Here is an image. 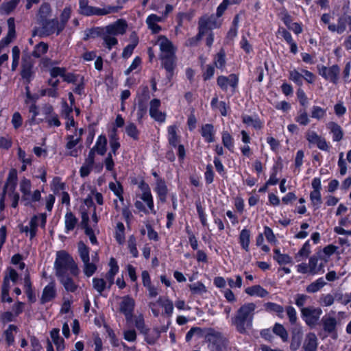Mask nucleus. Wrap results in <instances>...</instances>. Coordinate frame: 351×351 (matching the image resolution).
<instances>
[{
	"mask_svg": "<svg viewBox=\"0 0 351 351\" xmlns=\"http://www.w3.org/2000/svg\"><path fill=\"white\" fill-rule=\"evenodd\" d=\"M54 269L57 277L67 274L76 277L80 274L77 263L72 256L64 250L57 252Z\"/></svg>",
	"mask_w": 351,
	"mask_h": 351,
	"instance_id": "nucleus-1",
	"label": "nucleus"
},
{
	"mask_svg": "<svg viewBox=\"0 0 351 351\" xmlns=\"http://www.w3.org/2000/svg\"><path fill=\"white\" fill-rule=\"evenodd\" d=\"M155 43L158 45L160 51V58L162 61V66L168 72H171L175 66V47L173 43L164 36H158Z\"/></svg>",
	"mask_w": 351,
	"mask_h": 351,
	"instance_id": "nucleus-2",
	"label": "nucleus"
},
{
	"mask_svg": "<svg viewBox=\"0 0 351 351\" xmlns=\"http://www.w3.org/2000/svg\"><path fill=\"white\" fill-rule=\"evenodd\" d=\"M256 307V304L252 302L244 304L237 311L235 317L232 319V324L239 332H245L246 329L252 326Z\"/></svg>",
	"mask_w": 351,
	"mask_h": 351,
	"instance_id": "nucleus-3",
	"label": "nucleus"
},
{
	"mask_svg": "<svg viewBox=\"0 0 351 351\" xmlns=\"http://www.w3.org/2000/svg\"><path fill=\"white\" fill-rule=\"evenodd\" d=\"M127 23L119 19L112 24L106 26L101 33V38L106 47L110 50L118 43L116 36L122 35L126 32Z\"/></svg>",
	"mask_w": 351,
	"mask_h": 351,
	"instance_id": "nucleus-4",
	"label": "nucleus"
},
{
	"mask_svg": "<svg viewBox=\"0 0 351 351\" xmlns=\"http://www.w3.org/2000/svg\"><path fill=\"white\" fill-rule=\"evenodd\" d=\"M138 186L141 193L138 195L140 200H136L134 203L136 208L145 214H156L154 199L149 185L142 182Z\"/></svg>",
	"mask_w": 351,
	"mask_h": 351,
	"instance_id": "nucleus-5",
	"label": "nucleus"
},
{
	"mask_svg": "<svg viewBox=\"0 0 351 351\" xmlns=\"http://www.w3.org/2000/svg\"><path fill=\"white\" fill-rule=\"evenodd\" d=\"M79 4L80 13L86 16H102L114 12L117 10L114 7L111 6L104 7L101 8L89 6L88 0H80Z\"/></svg>",
	"mask_w": 351,
	"mask_h": 351,
	"instance_id": "nucleus-6",
	"label": "nucleus"
},
{
	"mask_svg": "<svg viewBox=\"0 0 351 351\" xmlns=\"http://www.w3.org/2000/svg\"><path fill=\"white\" fill-rule=\"evenodd\" d=\"M301 317L305 323L310 327H315L322 314V310L319 307L313 306L302 308Z\"/></svg>",
	"mask_w": 351,
	"mask_h": 351,
	"instance_id": "nucleus-7",
	"label": "nucleus"
},
{
	"mask_svg": "<svg viewBox=\"0 0 351 351\" xmlns=\"http://www.w3.org/2000/svg\"><path fill=\"white\" fill-rule=\"evenodd\" d=\"M17 181V173L16 170L12 169L7 178V181L5 185V191L10 192L9 196L12 201V206L16 208L18 205L19 200V193L15 192Z\"/></svg>",
	"mask_w": 351,
	"mask_h": 351,
	"instance_id": "nucleus-8",
	"label": "nucleus"
},
{
	"mask_svg": "<svg viewBox=\"0 0 351 351\" xmlns=\"http://www.w3.org/2000/svg\"><path fill=\"white\" fill-rule=\"evenodd\" d=\"M17 181V173L16 170L12 169L7 178V181L5 185V191L10 192L9 196L12 201V206L16 208L18 205L19 200V193L15 192Z\"/></svg>",
	"mask_w": 351,
	"mask_h": 351,
	"instance_id": "nucleus-9",
	"label": "nucleus"
},
{
	"mask_svg": "<svg viewBox=\"0 0 351 351\" xmlns=\"http://www.w3.org/2000/svg\"><path fill=\"white\" fill-rule=\"evenodd\" d=\"M82 132L83 130L79 129V130H75L73 134L68 135L66 145L68 155L73 157H77L79 155L81 152V148L77 145L81 141Z\"/></svg>",
	"mask_w": 351,
	"mask_h": 351,
	"instance_id": "nucleus-10",
	"label": "nucleus"
},
{
	"mask_svg": "<svg viewBox=\"0 0 351 351\" xmlns=\"http://www.w3.org/2000/svg\"><path fill=\"white\" fill-rule=\"evenodd\" d=\"M306 138L311 145H315L322 151L328 152L330 146L326 139L319 135L316 132L308 130L306 133Z\"/></svg>",
	"mask_w": 351,
	"mask_h": 351,
	"instance_id": "nucleus-11",
	"label": "nucleus"
},
{
	"mask_svg": "<svg viewBox=\"0 0 351 351\" xmlns=\"http://www.w3.org/2000/svg\"><path fill=\"white\" fill-rule=\"evenodd\" d=\"M339 67L337 65H332L330 67L321 66L318 67L319 74L325 80L334 84H337L339 80Z\"/></svg>",
	"mask_w": 351,
	"mask_h": 351,
	"instance_id": "nucleus-12",
	"label": "nucleus"
},
{
	"mask_svg": "<svg viewBox=\"0 0 351 351\" xmlns=\"http://www.w3.org/2000/svg\"><path fill=\"white\" fill-rule=\"evenodd\" d=\"M135 306V301L130 296H124L121 298L119 303V311L122 313L128 322H130Z\"/></svg>",
	"mask_w": 351,
	"mask_h": 351,
	"instance_id": "nucleus-13",
	"label": "nucleus"
},
{
	"mask_svg": "<svg viewBox=\"0 0 351 351\" xmlns=\"http://www.w3.org/2000/svg\"><path fill=\"white\" fill-rule=\"evenodd\" d=\"M220 24V21L215 16H205L202 17L199 21V29H201V34H206L213 29L219 27Z\"/></svg>",
	"mask_w": 351,
	"mask_h": 351,
	"instance_id": "nucleus-14",
	"label": "nucleus"
},
{
	"mask_svg": "<svg viewBox=\"0 0 351 351\" xmlns=\"http://www.w3.org/2000/svg\"><path fill=\"white\" fill-rule=\"evenodd\" d=\"M46 223V215L45 214H40L38 215L34 216L29 223V237L30 239H33L37 232V228L38 226H40L41 227H45Z\"/></svg>",
	"mask_w": 351,
	"mask_h": 351,
	"instance_id": "nucleus-15",
	"label": "nucleus"
},
{
	"mask_svg": "<svg viewBox=\"0 0 351 351\" xmlns=\"http://www.w3.org/2000/svg\"><path fill=\"white\" fill-rule=\"evenodd\" d=\"M165 19V16H158L155 14L149 15L146 19V24L152 31V33L156 34L161 31L162 28L159 23L163 22Z\"/></svg>",
	"mask_w": 351,
	"mask_h": 351,
	"instance_id": "nucleus-16",
	"label": "nucleus"
},
{
	"mask_svg": "<svg viewBox=\"0 0 351 351\" xmlns=\"http://www.w3.org/2000/svg\"><path fill=\"white\" fill-rule=\"evenodd\" d=\"M237 83L238 77L234 74H231L228 77L219 76L217 79V84L224 90H226L229 87L234 89Z\"/></svg>",
	"mask_w": 351,
	"mask_h": 351,
	"instance_id": "nucleus-17",
	"label": "nucleus"
},
{
	"mask_svg": "<svg viewBox=\"0 0 351 351\" xmlns=\"http://www.w3.org/2000/svg\"><path fill=\"white\" fill-rule=\"evenodd\" d=\"M324 263L318 256H312L308 260L310 275L314 276L324 272Z\"/></svg>",
	"mask_w": 351,
	"mask_h": 351,
	"instance_id": "nucleus-18",
	"label": "nucleus"
},
{
	"mask_svg": "<svg viewBox=\"0 0 351 351\" xmlns=\"http://www.w3.org/2000/svg\"><path fill=\"white\" fill-rule=\"evenodd\" d=\"M160 101L159 99H154L150 102L149 114L157 121L164 122L165 120V114L158 110Z\"/></svg>",
	"mask_w": 351,
	"mask_h": 351,
	"instance_id": "nucleus-19",
	"label": "nucleus"
},
{
	"mask_svg": "<svg viewBox=\"0 0 351 351\" xmlns=\"http://www.w3.org/2000/svg\"><path fill=\"white\" fill-rule=\"evenodd\" d=\"M322 321L324 331L332 334L333 338H336V327L337 324L336 319L328 315L323 317Z\"/></svg>",
	"mask_w": 351,
	"mask_h": 351,
	"instance_id": "nucleus-20",
	"label": "nucleus"
},
{
	"mask_svg": "<svg viewBox=\"0 0 351 351\" xmlns=\"http://www.w3.org/2000/svg\"><path fill=\"white\" fill-rule=\"evenodd\" d=\"M82 226L85 229V232L86 235L88 236L90 242L93 244L96 243L97 239L91 228L94 226L93 223L91 221L90 223H89V215L85 212H82Z\"/></svg>",
	"mask_w": 351,
	"mask_h": 351,
	"instance_id": "nucleus-21",
	"label": "nucleus"
},
{
	"mask_svg": "<svg viewBox=\"0 0 351 351\" xmlns=\"http://www.w3.org/2000/svg\"><path fill=\"white\" fill-rule=\"evenodd\" d=\"M70 276L71 275L67 274L57 278L66 291L74 292L77 290L78 285Z\"/></svg>",
	"mask_w": 351,
	"mask_h": 351,
	"instance_id": "nucleus-22",
	"label": "nucleus"
},
{
	"mask_svg": "<svg viewBox=\"0 0 351 351\" xmlns=\"http://www.w3.org/2000/svg\"><path fill=\"white\" fill-rule=\"evenodd\" d=\"M317 338L315 333L309 332L306 335L303 343L304 351H316L317 348Z\"/></svg>",
	"mask_w": 351,
	"mask_h": 351,
	"instance_id": "nucleus-23",
	"label": "nucleus"
},
{
	"mask_svg": "<svg viewBox=\"0 0 351 351\" xmlns=\"http://www.w3.org/2000/svg\"><path fill=\"white\" fill-rule=\"evenodd\" d=\"M326 128L330 130L332 135L333 141H340L343 137V132L340 125L335 122H329L326 125Z\"/></svg>",
	"mask_w": 351,
	"mask_h": 351,
	"instance_id": "nucleus-24",
	"label": "nucleus"
},
{
	"mask_svg": "<svg viewBox=\"0 0 351 351\" xmlns=\"http://www.w3.org/2000/svg\"><path fill=\"white\" fill-rule=\"evenodd\" d=\"M110 269L106 274V282L108 285V288H110L112 285L114 283V279L115 275L117 274L119 271V267L117 264V262L114 258H111L109 263Z\"/></svg>",
	"mask_w": 351,
	"mask_h": 351,
	"instance_id": "nucleus-25",
	"label": "nucleus"
},
{
	"mask_svg": "<svg viewBox=\"0 0 351 351\" xmlns=\"http://www.w3.org/2000/svg\"><path fill=\"white\" fill-rule=\"evenodd\" d=\"M93 204V200L90 195H89L84 201V205L82 207V213L85 212L88 215V211L86 210L85 207H87V208L90 209L91 210L90 211V213L92 215V222L93 223V226H95L98 222V218L96 215L95 208V207L92 208Z\"/></svg>",
	"mask_w": 351,
	"mask_h": 351,
	"instance_id": "nucleus-26",
	"label": "nucleus"
},
{
	"mask_svg": "<svg viewBox=\"0 0 351 351\" xmlns=\"http://www.w3.org/2000/svg\"><path fill=\"white\" fill-rule=\"evenodd\" d=\"M107 139L105 136L100 135L98 136L95 145L91 149L90 152L93 155V152H97L99 155H104L106 152Z\"/></svg>",
	"mask_w": 351,
	"mask_h": 351,
	"instance_id": "nucleus-27",
	"label": "nucleus"
},
{
	"mask_svg": "<svg viewBox=\"0 0 351 351\" xmlns=\"http://www.w3.org/2000/svg\"><path fill=\"white\" fill-rule=\"evenodd\" d=\"M201 134L204 140L208 143H212L215 141V131L212 124H206L202 127Z\"/></svg>",
	"mask_w": 351,
	"mask_h": 351,
	"instance_id": "nucleus-28",
	"label": "nucleus"
},
{
	"mask_svg": "<svg viewBox=\"0 0 351 351\" xmlns=\"http://www.w3.org/2000/svg\"><path fill=\"white\" fill-rule=\"evenodd\" d=\"M245 293L250 296L265 298L269 294L268 291L260 285H254L245 289Z\"/></svg>",
	"mask_w": 351,
	"mask_h": 351,
	"instance_id": "nucleus-29",
	"label": "nucleus"
},
{
	"mask_svg": "<svg viewBox=\"0 0 351 351\" xmlns=\"http://www.w3.org/2000/svg\"><path fill=\"white\" fill-rule=\"evenodd\" d=\"M53 343L56 347L57 351H63L64 350V341L59 335V329L53 328L50 332Z\"/></svg>",
	"mask_w": 351,
	"mask_h": 351,
	"instance_id": "nucleus-30",
	"label": "nucleus"
},
{
	"mask_svg": "<svg viewBox=\"0 0 351 351\" xmlns=\"http://www.w3.org/2000/svg\"><path fill=\"white\" fill-rule=\"evenodd\" d=\"M45 114H47L46 121L49 126L59 127L61 125L58 116L53 113V108L51 106L46 108Z\"/></svg>",
	"mask_w": 351,
	"mask_h": 351,
	"instance_id": "nucleus-31",
	"label": "nucleus"
},
{
	"mask_svg": "<svg viewBox=\"0 0 351 351\" xmlns=\"http://www.w3.org/2000/svg\"><path fill=\"white\" fill-rule=\"evenodd\" d=\"M154 191L158 194V198L161 202H165L166 200L167 188L165 182L163 180L160 179H158L156 180Z\"/></svg>",
	"mask_w": 351,
	"mask_h": 351,
	"instance_id": "nucleus-32",
	"label": "nucleus"
},
{
	"mask_svg": "<svg viewBox=\"0 0 351 351\" xmlns=\"http://www.w3.org/2000/svg\"><path fill=\"white\" fill-rule=\"evenodd\" d=\"M56 296V289L53 284L47 285L43 291L41 301L45 303L51 300Z\"/></svg>",
	"mask_w": 351,
	"mask_h": 351,
	"instance_id": "nucleus-33",
	"label": "nucleus"
},
{
	"mask_svg": "<svg viewBox=\"0 0 351 351\" xmlns=\"http://www.w3.org/2000/svg\"><path fill=\"white\" fill-rule=\"evenodd\" d=\"M19 275L12 268H8L5 272L2 286L10 288V282L15 283L18 280Z\"/></svg>",
	"mask_w": 351,
	"mask_h": 351,
	"instance_id": "nucleus-34",
	"label": "nucleus"
},
{
	"mask_svg": "<svg viewBox=\"0 0 351 351\" xmlns=\"http://www.w3.org/2000/svg\"><path fill=\"white\" fill-rule=\"evenodd\" d=\"M239 243L241 247L246 252L250 250V232L247 229H243L239 234Z\"/></svg>",
	"mask_w": 351,
	"mask_h": 351,
	"instance_id": "nucleus-35",
	"label": "nucleus"
},
{
	"mask_svg": "<svg viewBox=\"0 0 351 351\" xmlns=\"http://www.w3.org/2000/svg\"><path fill=\"white\" fill-rule=\"evenodd\" d=\"M158 302H160V304L161 306L164 308V314L167 315V317H171L173 312V302L169 299L166 298H158Z\"/></svg>",
	"mask_w": 351,
	"mask_h": 351,
	"instance_id": "nucleus-36",
	"label": "nucleus"
},
{
	"mask_svg": "<svg viewBox=\"0 0 351 351\" xmlns=\"http://www.w3.org/2000/svg\"><path fill=\"white\" fill-rule=\"evenodd\" d=\"M41 199V192L40 191L36 189L28 193V195L23 196L22 200L24 201L25 205L32 204V203L40 201Z\"/></svg>",
	"mask_w": 351,
	"mask_h": 351,
	"instance_id": "nucleus-37",
	"label": "nucleus"
},
{
	"mask_svg": "<svg viewBox=\"0 0 351 351\" xmlns=\"http://www.w3.org/2000/svg\"><path fill=\"white\" fill-rule=\"evenodd\" d=\"M93 162L94 157L93 154L90 153L84 164L80 168V172L82 177H86L90 173Z\"/></svg>",
	"mask_w": 351,
	"mask_h": 351,
	"instance_id": "nucleus-38",
	"label": "nucleus"
},
{
	"mask_svg": "<svg viewBox=\"0 0 351 351\" xmlns=\"http://www.w3.org/2000/svg\"><path fill=\"white\" fill-rule=\"evenodd\" d=\"M109 189L118 197L121 204H123V187L119 182H112L109 183Z\"/></svg>",
	"mask_w": 351,
	"mask_h": 351,
	"instance_id": "nucleus-39",
	"label": "nucleus"
},
{
	"mask_svg": "<svg viewBox=\"0 0 351 351\" xmlns=\"http://www.w3.org/2000/svg\"><path fill=\"white\" fill-rule=\"evenodd\" d=\"M77 222V218L71 213H67L64 217L66 232L73 230L75 228Z\"/></svg>",
	"mask_w": 351,
	"mask_h": 351,
	"instance_id": "nucleus-40",
	"label": "nucleus"
},
{
	"mask_svg": "<svg viewBox=\"0 0 351 351\" xmlns=\"http://www.w3.org/2000/svg\"><path fill=\"white\" fill-rule=\"evenodd\" d=\"M131 39H132L131 43H130L128 45H127L126 47L123 49L122 56L124 58H128L132 55L134 49L136 47V46L138 44V38L136 36V35H132Z\"/></svg>",
	"mask_w": 351,
	"mask_h": 351,
	"instance_id": "nucleus-41",
	"label": "nucleus"
},
{
	"mask_svg": "<svg viewBox=\"0 0 351 351\" xmlns=\"http://www.w3.org/2000/svg\"><path fill=\"white\" fill-rule=\"evenodd\" d=\"M310 200L313 208L318 209L322 203L321 191H312L310 193Z\"/></svg>",
	"mask_w": 351,
	"mask_h": 351,
	"instance_id": "nucleus-42",
	"label": "nucleus"
},
{
	"mask_svg": "<svg viewBox=\"0 0 351 351\" xmlns=\"http://www.w3.org/2000/svg\"><path fill=\"white\" fill-rule=\"evenodd\" d=\"M325 285L326 282L324 281V278H319L307 286L306 290L308 293H315L324 287Z\"/></svg>",
	"mask_w": 351,
	"mask_h": 351,
	"instance_id": "nucleus-43",
	"label": "nucleus"
},
{
	"mask_svg": "<svg viewBox=\"0 0 351 351\" xmlns=\"http://www.w3.org/2000/svg\"><path fill=\"white\" fill-rule=\"evenodd\" d=\"M274 258L280 265L289 264L292 261L291 257L285 254H281L278 249L274 250Z\"/></svg>",
	"mask_w": 351,
	"mask_h": 351,
	"instance_id": "nucleus-44",
	"label": "nucleus"
},
{
	"mask_svg": "<svg viewBox=\"0 0 351 351\" xmlns=\"http://www.w3.org/2000/svg\"><path fill=\"white\" fill-rule=\"evenodd\" d=\"M311 253V245L309 241H306L303 245L302 247L299 250L295 255V258L298 262L301 261L302 258H306Z\"/></svg>",
	"mask_w": 351,
	"mask_h": 351,
	"instance_id": "nucleus-45",
	"label": "nucleus"
},
{
	"mask_svg": "<svg viewBox=\"0 0 351 351\" xmlns=\"http://www.w3.org/2000/svg\"><path fill=\"white\" fill-rule=\"evenodd\" d=\"M189 287L191 293L194 295H202L207 291L206 287L201 282H196L193 284L189 285Z\"/></svg>",
	"mask_w": 351,
	"mask_h": 351,
	"instance_id": "nucleus-46",
	"label": "nucleus"
},
{
	"mask_svg": "<svg viewBox=\"0 0 351 351\" xmlns=\"http://www.w3.org/2000/svg\"><path fill=\"white\" fill-rule=\"evenodd\" d=\"M93 288L99 293H101L106 288H108V285L105 280L103 278H94L93 279Z\"/></svg>",
	"mask_w": 351,
	"mask_h": 351,
	"instance_id": "nucleus-47",
	"label": "nucleus"
},
{
	"mask_svg": "<svg viewBox=\"0 0 351 351\" xmlns=\"http://www.w3.org/2000/svg\"><path fill=\"white\" fill-rule=\"evenodd\" d=\"M289 80L295 82L298 86H301L303 84L302 77L303 73L301 71L300 72L298 70L293 69L289 71Z\"/></svg>",
	"mask_w": 351,
	"mask_h": 351,
	"instance_id": "nucleus-48",
	"label": "nucleus"
},
{
	"mask_svg": "<svg viewBox=\"0 0 351 351\" xmlns=\"http://www.w3.org/2000/svg\"><path fill=\"white\" fill-rule=\"evenodd\" d=\"M110 145L111 148V151L110 153L116 155V152L119 148L120 143L119 142V138L116 134L115 130H113V132L110 136Z\"/></svg>",
	"mask_w": 351,
	"mask_h": 351,
	"instance_id": "nucleus-49",
	"label": "nucleus"
},
{
	"mask_svg": "<svg viewBox=\"0 0 351 351\" xmlns=\"http://www.w3.org/2000/svg\"><path fill=\"white\" fill-rule=\"evenodd\" d=\"M48 50V45L45 43L40 42L38 45H36L32 55L35 58H40L43 55H44Z\"/></svg>",
	"mask_w": 351,
	"mask_h": 351,
	"instance_id": "nucleus-50",
	"label": "nucleus"
},
{
	"mask_svg": "<svg viewBox=\"0 0 351 351\" xmlns=\"http://www.w3.org/2000/svg\"><path fill=\"white\" fill-rule=\"evenodd\" d=\"M83 271L84 274L87 277H90L93 275V274L97 270L96 264L93 262H90V260L86 261L83 262Z\"/></svg>",
	"mask_w": 351,
	"mask_h": 351,
	"instance_id": "nucleus-51",
	"label": "nucleus"
},
{
	"mask_svg": "<svg viewBox=\"0 0 351 351\" xmlns=\"http://www.w3.org/2000/svg\"><path fill=\"white\" fill-rule=\"evenodd\" d=\"M20 191L22 193V198L23 196L28 195L32 190L31 181L25 178H23L19 184Z\"/></svg>",
	"mask_w": 351,
	"mask_h": 351,
	"instance_id": "nucleus-52",
	"label": "nucleus"
},
{
	"mask_svg": "<svg viewBox=\"0 0 351 351\" xmlns=\"http://www.w3.org/2000/svg\"><path fill=\"white\" fill-rule=\"evenodd\" d=\"M177 128L175 125H171L168 128V139L171 145L176 146L179 138L176 132Z\"/></svg>",
	"mask_w": 351,
	"mask_h": 351,
	"instance_id": "nucleus-53",
	"label": "nucleus"
},
{
	"mask_svg": "<svg viewBox=\"0 0 351 351\" xmlns=\"http://www.w3.org/2000/svg\"><path fill=\"white\" fill-rule=\"evenodd\" d=\"M222 143L223 145L228 149L229 150L232 151L234 147V141L232 136L226 131H223L222 132Z\"/></svg>",
	"mask_w": 351,
	"mask_h": 351,
	"instance_id": "nucleus-54",
	"label": "nucleus"
},
{
	"mask_svg": "<svg viewBox=\"0 0 351 351\" xmlns=\"http://www.w3.org/2000/svg\"><path fill=\"white\" fill-rule=\"evenodd\" d=\"M124 230L123 224L119 222L116 227L115 238L119 244H123L125 241Z\"/></svg>",
	"mask_w": 351,
	"mask_h": 351,
	"instance_id": "nucleus-55",
	"label": "nucleus"
},
{
	"mask_svg": "<svg viewBox=\"0 0 351 351\" xmlns=\"http://www.w3.org/2000/svg\"><path fill=\"white\" fill-rule=\"evenodd\" d=\"M266 310L269 312H275L280 317H283L284 308L279 304L268 302L265 304Z\"/></svg>",
	"mask_w": 351,
	"mask_h": 351,
	"instance_id": "nucleus-56",
	"label": "nucleus"
},
{
	"mask_svg": "<svg viewBox=\"0 0 351 351\" xmlns=\"http://www.w3.org/2000/svg\"><path fill=\"white\" fill-rule=\"evenodd\" d=\"M17 332V328L14 325H10L5 331L4 335L8 344L10 345L14 342V334Z\"/></svg>",
	"mask_w": 351,
	"mask_h": 351,
	"instance_id": "nucleus-57",
	"label": "nucleus"
},
{
	"mask_svg": "<svg viewBox=\"0 0 351 351\" xmlns=\"http://www.w3.org/2000/svg\"><path fill=\"white\" fill-rule=\"evenodd\" d=\"M274 332L278 335L284 341L288 339V333L284 326L280 324H276L274 328Z\"/></svg>",
	"mask_w": 351,
	"mask_h": 351,
	"instance_id": "nucleus-58",
	"label": "nucleus"
},
{
	"mask_svg": "<svg viewBox=\"0 0 351 351\" xmlns=\"http://www.w3.org/2000/svg\"><path fill=\"white\" fill-rule=\"evenodd\" d=\"M78 252L82 262L90 260L88 248L82 242L78 244Z\"/></svg>",
	"mask_w": 351,
	"mask_h": 351,
	"instance_id": "nucleus-59",
	"label": "nucleus"
},
{
	"mask_svg": "<svg viewBox=\"0 0 351 351\" xmlns=\"http://www.w3.org/2000/svg\"><path fill=\"white\" fill-rule=\"evenodd\" d=\"M227 282L232 289H240L242 287L243 279L241 276L237 275L234 278H227Z\"/></svg>",
	"mask_w": 351,
	"mask_h": 351,
	"instance_id": "nucleus-60",
	"label": "nucleus"
},
{
	"mask_svg": "<svg viewBox=\"0 0 351 351\" xmlns=\"http://www.w3.org/2000/svg\"><path fill=\"white\" fill-rule=\"evenodd\" d=\"M71 16V9L69 8H66L62 12L60 20L61 24L60 28H58L57 31V34H58L64 28L65 23L67 22Z\"/></svg>",
	"mask_w": 351,
	"mask_h": 351,
	"instance_id": "nucleus-61",
	"label": "nucleus"
},
{
	"mask_svg": "<svg viewBox=\"0 0 351 351\" xmlns=\"http://www.w3.org/2000/svg\"><path fill=\"white\" fill-rule=\"evenodd\" d=\"M326 111L325 109L317 106H313L311 109V117L313 118L321 119L324 118L326 116Z\"/></svg>",
	"mask_w": 351,
	"mask_h": 351,
	"instance_id": "nucleus-62",
	"label": "nucleus"
},
{
	"mask_svg": "<svg viewBox=\"0 0 351 351\" xmlns=\"http://www.w3.org/2000/svg\"><path fill=\"white\" fill-rule=\"evenodd\" d=\"M226 64L225 53L223 51L219 52L215 58V64L218 69H223Z\"/></svg>",
	"mask_w": 351,
	"mask_h": 351,
	"instance_id": "nucleus-63",
	"label": "nucleus"
},
{
	"mask_svg": "<svg viewBox=\"0 0 351 351\" xmlns=\"http://www.w3.org/2000/svg\"><path fill=\"white\" fill-rule=\"evenodd\" d=\"M126 133L128 136L133 138L134 139L138 138V132L134 123H129L125 128Z\"/></svg>",
	"mask_w": 351,
	"mask_h": 351,
	"instance_id": "nucleus-64",
	"label": "nucleus"
}]
</instances>
